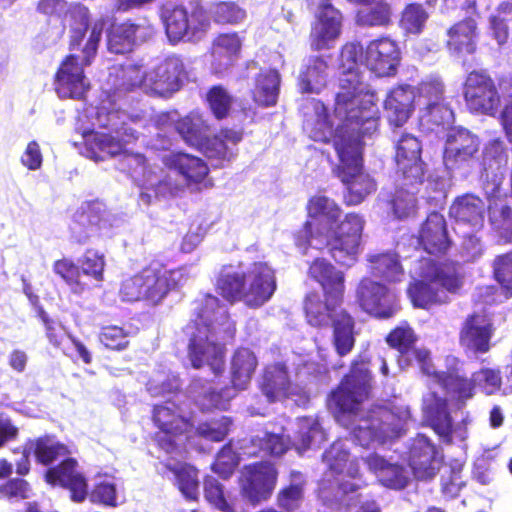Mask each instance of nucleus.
I'll return each mask as SVG.
<instances>
[{"instance_id": "obj_13", "label": "nucleus", "mask_w": 512, "mask_h": 512, "mask_svg": "<svg viewBox=\"0 0 512 512\" xmlns=\"http://www.w3.org/2000/svg\"><path fill=\"white\" fill-rule=\"evenodd\" d=\"M495 330L494 323L487 314L473 312L465 317L460 326L459 345L466 354H486L492 348Z\"/></svg>"}, {"instance_id": "obj_4", "label": "nucleus", "mask_w": 512, "mask_h": 512, "mask_svg": "<svg viewBox=\"0 0 512 512\" xmlns=\"http://www.w3.org/2000/svg\"><path fill=\"white\" fill-rule=\"evenodd\" d=\"M363 137L334 134L332 138L339 159L336 174L347 186L344 202L348 206L360 204L376 190L374 179L363 171Z\"/></svg>"}, {"instance_id": "obj_49", "label": "nucleus", "mask_w": 512, "mask_h": 512, "mask_svg": "<svg viewBox=\"0 0 512 512\" xmlns=\"http://www.w3.org/2000/svg\"><path fill=\"white\" fill-rule=\"evenodd\" d=\"M429 19L423 4L412 2L404 6L400 13L399 27L408 35H420Z\"/></svg>"}, {"instance_id": "obj_33", "label": "nucleus", "mask_w": 512, "mask_h": 512, "mask_svg": "<svg viewBox=\"0 0 512 512\" xmlns=\"http://www.w3.org/2000/svg\"><path fill=\"white\" fill-rule=\"evenodd\" d=\"M421 276L452 294L459 293L463 286V276L454 261L436 262L429 259Z\"/></svg>"}, {"instance_id": "obj_11", "label": "nucleus", "mask_w": 512, "mask_h": 512, "mask_svg": "<svg viewBox=\"0 0 512 512\" xmlns=\"http://www.w3.org/2000/svg\"><path fill=\"white\" fill-rule=\"evenodd\" d=\"M277 480L278 470L274 463L262 460L246 464L240 472V493L251 505H258L270 499Z\"/></svg>"}, {"instance_id": "obj_36", "label": "nucleus", "mask_w": 512, "mask_h": 512, "mask_svg": "<svg viewBox=\"0 0 512 512\" xmlns=\"http://www.w3.org/2000/svg\"><path fill=\"white\" fill-rule=\"evenodd\" d=\"M168 166L181 175L188 185L202 183L209 174L204 159L184 152L172 153L168 158Z\"/></svg>"}, {"instance_id": "obj_7", "label": "nucleus", "mask_w": 512, "mask_h": 512, "mask_svg": "<svg viewBox=\"0 0 512 512\" xmlns=\"http://www.w3.org/2000/svg\"><path fill=\"white\" fill-rule=\"evenodd\" d=\"M161 19L172 44L199 42L211 28L206 9L197 1L165 4L161 9Z\"/></svg>"}, {"instance_id": "obj_34", "label": "nucleus", "mask_w": 512, "mask_h": 512, "mask_svg": "<svg viewBox=\"0 0 512 512\" xmlns=\"http://www.w3.org/2000/svg\"><path fill=\"white\" fill-rule=\"evenodd\" d=\"M26 446L29 447L35 461L47 468L53 466L57 460L71 454L69 447L53 434H43L28 439Z\"/></svg>"}, {"instance_id": "obj_2", "label": "nucleus", "mask_w": 512, "mask_h": 512, "mask_svg": "<svg viewBox=\"0 0 512 512\" xmlns=\"http://www.w3.org/2000/svg\"><path fill=\"white\" fill-rule=\"evenodd\" d=\"M277 289L275 270L263 261L253 262L247 271L224 265L215 281L216 293L228 304L242 302L257 309L267 303Z\"/></svg>"}, {"instance_id": "obj_10", "label": "nucleus", "mask_w": 512, "mask_h": 512, "mask_svg": "<svg viewBox=\"0 0 512 512\" xmlns=\"http://www.w3.org/2000/svg\"><path fill=\"white\" fill-rule=\"evenodd\" d=\"M463 99L468 111L476 115L494 116L501 106V95L495 80L486 70H472L463 82Z\"/></svg>"}, {"instance_id": "obj_44", "label": "nucleus", "mask_w": 512, "mask_h": 512, "mask_svg": "<svg viewBox=\"0 0 512 512\" xmlns=\"http://www.w3.org/2000/svg\"><path fill=\"white\" fill-rule=\"evenodd\" d=\"M280 75L276 70H267L257 74L253 90L254 101L262 107H271L277 103Z\"/></svg>"}, {"instance_id": "obj_12", "label": "nucleus", "mask_w": 512, "mask_h": 512, "mask_svg": "<svg viewBox=\"0 0 512 512\" xmlns=\"http://www.w3.org/2000/svg\"><path fill=\"white\" fill-rule=\"evenodd\" d=\"M356 299L361 309L376 319L393 318L401 309L398 295L370 278L360 280Z\"/></svg>"}, {"instance_id": "obj_61", "label": "nucleus", "mask_w": 512, "mask_h": 512, "mask_svg": "<svg viewBox=\"0 0 512 512\" xmlns=\"http://www.w3.org/2000/svg\"><path fill=\"white\" fill-rule=\"evenodd\" d=\"M221 308L220 300L217 296L207 294L196 308V321L199 326H207L212 330V325L216 320V314Z\"/></svg>"}, {"instance_id": "obj_37", "label": "nucleus", "mask_w": 512, "mask_h": 512, "mask_svg": "<svg viewBox=\"0 0 512 512\" xmlns=\"http://www.w3.org/2000/svg\"><path fill=\"white\" fill-rule=\"evenodd\" d=\"M86 154L95 161H103L125 152V142L109 133L90 132L85 136Z\"/></svg>"}, {"instance_id": "obj_39", "label": "nucleus", "mask_w": 512, "mask_h": 512, "mask_svg": "<svg viewBox=\"0 0 512 512\" xmlns=\"http://www.w3.org/2000/svg\"><path fill=\"white\" fill-rule=\"evenodd\" d=\"M434 380L446 394L459 402L464 403L474 395V380L460 374L455 368L435 373Z\"/></svg>"}, {"instance_id": "obj_56", "label": "nucleus", "mask_w": 512, "mask_h": 512, "mask_svg": "<svg viewBox=\"0 0 512 512\" xmlns=\"http://www.w3.org/2000/svg\"><path fill=\"white\" fill-rule=\"evenodd\" d=\"M240 463V455L233 448L231 441L224 444L217 452L211 469L224 480L229 479Z\"/></svg>"}, {"instance_id": "obj_57", "label": "nucleus", "mask_w": 512, "mask_h": 512, "mask_svg": "<svg viewBox=\"0 0 512 512\" xmlns=\"http://www.w3.org/2000/svg\"><path fill=\"white\" fill-rule=\"evenodd\" d=\"M204 497L215 509L221 512H236L233 504L225 497L224 486L213 476H206L203 481Z\"/></svg>"}, {"instance_id": "obj_30", "label": "nucleus", "mask_w": 512, "mask_h": 512, "mask_svg": "<svg viewBox=\"0 0 512 512\" xmlns=\"http://www.w3.org/2000/svg\"><path fill=\"white\" fill-rule=\"evenodd\" d=\"M487 220L490 234L500 244H512V204L500 198L489 201Z\"/></svg>"}, {"instance_id": "obj_1", "label": "nucleus", "mask_w": 512, "mask_h": 512, "mask_svg": "<svg viewBox=\"0 0 512 512\" xmlns=\"http://www.w3.org/2000/svg\"><path fill=\"white\" fill-rule=\"evenodd\" d=\"M334 113L343 121L335 134L367 136L378 130V97L375 92L364 90L361 74L352 67H347L340 78Z\"/></svg>"}, {"instance_id": "obj_41", "label": "nucleus", "mask_w": 512, "mask_h": 512, "mask_svg": "<svg viewBox=\"0 0 512 512\" xmlns=\"http://www.w3.org/2000/svg\"><path fill=\"white\" fill-rule=\"evenodd\" d=\"M175 130L189 146L200 149L210 131V125L202 114L191 111L175 122Z\"/></svg>"}, {"instance_id": "obj_31", "label": "nucleus", "mask_w": 512, "mask_h": 512, "mask_svg": "<svg viewBox=\"0 0 512 512\" xmlns=\"http://www.w3.org/2000/svg\"><path fill=\"white\" fill-rule=\"evenodd\" d=\"M260 389L269 402L288 398L293 393L288 368L285 363L275 362L265 367Z\"/></svg>"}, {"instance_id": "obj_58", "label": "nucleus", "mask_w": 512, "mask_h": 512, "mask_svg": "<svg viewBox=\"0 0 512 512\" xmlns=\"http://www.w3.org/2000/svg\"><path fill=\"white\" fill-rule=\"evenodd\" d=\"M131 332L122 326L106 325L99 332V341L105 348L123 351L130 345Z\"/></svg>"}, {"instance_id": "obj_40", "label": "nucleus", "mask_w": 512, "mask_h": 512, "mask_svg": "<svg viewBox=\"0 0 512 512\" xmlns=\"http://www.w3.org/2000/svg\"><path fill=\"white\" fill-rule=\"evenodd\" d=\"M345 275L340 269L322 259V294L325 309L341 306L345 290Z\"/></svg>"}, {"instance_id": "obj_42", "label": "nucleus", "mask_w": 512, "mask_h": 512, "mask_svg": "<svg viewBox=\"0 0 512 512\" xmlns=\"http://www.w3.org/2000/svg\"><path fill=\"white\" fill-rule=\"evenodd\" d=\"M68 19L71 28L69 37V49L81 50L83 40L90 24V11L83 4L76 3L67 6L64 17Z\"/></svg>"}, {"instance_id": "obj_63", "label": "nucleus", "mask_w": 512, "mask_h": 512, "mask_svg": "<svg viewBox=\"0 0 512 512\" xmlns=\"http://www.w3.org/2000/svg\"><path fill=\"white\" fill-rule=\"evenodd\" d=\"M473 376L474 383H477L486 395H493L501 389L502 377L499 369L481 368Z\"/></svg>"}, {"instance_id": "obj_32", "label": "nucleus", "mask_w": 512, "mask_h": 512, "mask_svg": "<svg viewBox=\"0 0 512 512\" xmlns=\"http://www.w3.org/2000/svg\"><path fill=\"white\" fill-rule=\"evenodd\" d=\"M325 310L333 329L335 349L340 356H345L355 345L354 320L341 306Z\"/></svg>"}, {"instance_id": "obj_35", "label": "nucleus", "mask_w": 512, "mask_h": 512, "mask_svg": "<svg viewBox=\"0 0 512 512\" xmlns=\"http://www.w3.org/2000/svg\"><path fill=\"white\" fill-rule=\"evenodd\" d=\"M364 7L357 10L355 22L361 27H388L392 23L393 8L388 0L350 1Z\"/></svg>"}, {"instance_id": "obj_8", "label": "nucleus", "mask_w": 512, "mask_h": 512, "mask_svg": "<svg viewBox=\"0 0 512 512\" xmlns=\"http://www.w3.org/2000/svg\"><path fill=\"white\" fill-rule=\"evenodd\" d=\"M372 375L368 368L355 364L326 399L327 409L344 424L345 418L356 416L369 398Z\"/></svg>"}, {"instance_id": "obj_48", "label": "nucleus", "mask_w": 512, "mask_h": 512, "mask_svg": "<svg viewBox=\"0 0 512 512\" xmlns=\"http://www.w3.org/2000/svg\"><path fill=\"white\" fill-rule=\"evenodd\" d=\"M164 467L174 474L176 486L181 493L190 500H196L199 489L198 470L188 463H165Z\"/></svg>"}, {"instance_id": "obj_25", "label": "nucleus", "mask_w": 512, "mask_h": 512, "mask_svg": "<svg viewBox=\"0 0 512 512\" xmlns=\"http://www.w3.org/2000/svg\"><path fill=\"white\" fill-rule=\"evenodd\" d=\"M478 23L473 17H465L452 24L446 31L445 47L451 55L465 57L477 52Z\"/></svg>"}, {"instance_id": "obj_5", "label": "nucleus", "mask_w": 512, "mask_h": 512, "mask_svg": "<svg viewBox=\"0 0 512 512\" xmlns=\"http://www.w3.org/2000/svg\"><path fill=\"white\" fill-rule=\"evenodd\" d=\"M103 28V20H98L91 26L89 36L80 50L83 53L81 62L77 55L69 54L60 63L54 76L55 91L60 98H85L90 83L86 79L84 67L89 66L97 54Z\"/></svg>"}, {"instance_id": "obj_24", "label": "nucleus", "mask_w": 512, "mask_h": 512, "mask_svg": "<svg viewBox=\"0 0 512 512\" xmlns=\"http://www.w3.org/2000/svg\"><path fill=\"white\" fill-rule=\"evenodd\" d=\"M479 139L466 129H457L447 135L443 160L449 169H458L472 160L479 151Z\"/></svg>"}, {"instance_id": "obj_9", "label": "nucleus", "mask_w": 512, "mask_h": 512, "mask_svg": "<svg viewBox=\"0 0 512 512\" xmlns=\"http://www.w3.org/2000/svg\"><path fill=\"white\" fill-rule=\"evenodd\" d=\"M188 338L187 357L194 369L209 367L215 376L225 371V347L210 338L211 329L190 321L183 327Z\"/></svg>"}, {"instance_id": "obj_60", "label": "nucleus", "mask_w": 512, "mask_h": 512, "mask_svg": "<svg viewBox=\"0 0 512 512\" xmlns=\"http://www.w3.org/2000/svg\"><path fill=\"white\" fill-rule=\"evenodd\" d=\"M81 275L89 276L96 281L103 280L105 258L97 250L87 249L80 259Z\"/></svg>"}, {"instance_id": "obj_15", "label": "nucleus", "mask_w": 512, "mask_h": 512, "mask_svg": "<svg viewBox=\"0 0 512 512\" xmlns=\"http://www.w3.org/2000/svg\"><path fill=\"white\" fill-rule=\"evenodd\" d=\"M44 481L52 487H61L70 493L75 503L83 502L88 496V480L79 470L77 459L66 456L57 465L46 469Z\"/></svg>"}, {"instance_id": "obj_29", "label": "nucleus", "mask_w": 512, "mask_h": 512, "mask_svg": "<svg viewBox=\"0 0 512 512\" xmlns=\"http://www.w3.org/2000/svg\"><path fill=\"white\" fill-rule=\"evenodd\" d=\"M485 203L473 193L457 196L449 207V216L458 224L479 229L484 223Z\"/></svg>"}, {"instance_id": "obj_50", "label": "nucleus", "mask_w": 512, "mask_h": 512, "mask_svg": "<svg viewBox=\"0 0 512 512\" xmlns=\"http://www.w3.org/2000/svg\"><path fill=\"white\" fill-rule=\"evenodd\" d=\"M343 15L331 3L322 1V48L330 47L341 35Z\"/></svg>"}, {"instance_id": "obj_16", "label": "nucleus", "mask_w": 512, "mask_h": 512, "mask_svg": "<svg viewBox=\"0 0 512 512\" xmlns=\"http://www.w3.org/2000/svg\"><path fill=\"white\" fill-rule=\"evenodd\" d=\"M395 414L386 407L372 409L351 428L353 442L368 447L374 441H384L395 431Z\"/></svg>"}, {"instance_id": "obj_43", "label": "nucleus", "mask_w": 512, "mask_h": 512, "mask_svg": "<svg viewBox=\"0 0 512 512\" xmlns=\"http://www.w3.org/2000/svg\"><path fill=\"white\" fill-rule=\"evenodd\" d=\"M407 295L414 308L430 310L434 306L448 302L447 297H442L439 291L426 279H416L409 283Z\"/></svg>"}, {"instance_id": "obj_3", "label": "nucleus", "mask_w": 512, "mask_h": 512, "mask_svg": "<svg viewBox=\"0 0 512 512\" xmlns=\"http://www.w3.org/2000/svg\"><path fill=\"white\" fill-rule=\"evenodd\" d=\"M363 227L364 220L358 213L350 212L342 218L339 205L322 196V242L330 259L338 265L349 266L355 261Z\"/></svg>"}, {"instance_id": "obj_45", "label": "nucleus", "mask_w": 512, "mask_h": 512, "mask_svg": "<svg viewBox=\"0 0 512 512\" xmlns=\"http://www.w3.org/2000/svg\"><path fill=\"white\" fill-rule=\"evenodd\" d=\"M257 367V358L248 348H238L231 361V381L235 388L244 389Z\"/></svg>"}, {"instance_id": "obj_38", "label": "nucleus", "mask_w": 512, "mask_h": 512, "mask_svg": "<svg viewBox=\"0 0 512 512\" xmlns=\"http://www.w3.org/2000/svg\"><path fill=\"white\" fill-rule=\"evenodd\" d=\"M102 220L101 211L93 203L79 207L72 216L70 232L73 242L83 245L91 237L90 232L99 226Z\"/></svg>"}, {"instance_id": "obj_26", "label": "nucleus", "mask_w": 512, "mask_h": 512, "mask_svg": "<svg viewBox=\"0 0 512 512\" xmlns=\"http://www.w3.org/2000/svg\"><path fill=\"white\" fill-rule=\"evenodd\" d=\"M150 36L148 26L130 20L114 23L107 33V47L111 53L126 54Z\"/></svg>"}, {"instance_id": "obj_52", "label": "nucleus", "mask_w": 512, "mask_h": 512, "mask_svg": "<svg viewBox=\"0 0 512 512\" xmlns=\"http://www.w3.org/2000/svg\"><path fill=\"white\" fill-rule=\"evenodd\" d=\"M210 17L218 25H238L246 18V10L235 1H217L210 6Z\"/></svg>"}, {"instance_id": "obj_64", "label": "nucleus", "mask_w": 512, "mask_h": 512, "mask_svg": "<svg viewBox=\"0 0 512 512\" xmlns=\"http://www.w3.org/2000/svg\"><path fill=\"white\" fill-rule=\"evenodd\" d=\"M225 389L216 391L209 389L200 393L196 397V404L202 412H211L213 410H226L229 398L224 395Z\"/></svg>"}, {"instance_id": "obj_53", "label": "nucleus", "mask_w": 512, "mask_h": 512, "mask_svg": "<svg viewBox=\"0 0 512 512\" xmlns=\"http://www.w3.org/2000/svg\"><path fill=\"white\" fill-rule=\"evenodd\" d=\"M206 103L217 120L228 118L233 106V96L223 85H213L206 93Z\"/></svg>"}, {"instance_id": "obj_54", "label": "nucleus", "mask_w": 512, "mask_h": 512, "mask_svg": "<svg viewBox=\"0 0 512 512\" xmlns=\"http://www.w3.org/2000/svg\"><path fill=\"white\" fill-rule=\"evenodd\" d=\"M52 268L74 293H82L85 290L86 284L81 281L80 266L71 258L63 257L54 261Z\"/></svg>"}, {"instance_id": "obj_14", "label": "nucleus", "mask_w": 512, "mask_h": 512, "mask_svg": "<svg viewBox=\"0 0 512 512\" xmlns=\"http://www.w3.org/2000/svg\"><path fill=\"white\" fill-rule=\"evenodd\" d=\"M422 145L415 136L403 134L398 140L395 151L397 173L404 177V185H422L427 172L422 160Z\"/></svg>"}, {"instance_id": "obj_17", "label": "nucleus", "mask_w": 512, "mask_h": 512, "mask_svg": "<svg viewBox=\"0 0 512 512\" xmlns=\"http://www.w3.org/2000/svg\"><path fill=\"white\" fill-rule=\"evenodd\" d=\"M241 128L222 127L216 134L208 136L200 151L216 167H224L234 160L238 154V144L243 140Z\"/></svg>"}, {"instance_id": "obj_28", "label": "nucleus", "mask_w": 512, "mask_h": 512, "mask_svg": "<svg viewBox=\"0 0 512 512\" xmlns=\"http://www.w3.org/2000/svg\"><path fill=\"white\" fill-rule=\"evenodd\" d=\"M415 91L409 84L393 87L384 100L388 121L395 127H402L414 111Z\"/></svg>"}, {"instance_id": "obj_18", "label": "nucleus", "mask_w": 512, "mask_h": 512, "mask_svg": "<svg viewBox=\"0 0 512 512\" xmlns=\"http://www.w3.org/2000/svg\"><path fill=\"white\" fill-rule=\"evenodd\" d=\"M365 52L367 67L378 77L396 74L401 52L395 40L387 36L374 39L368 43Z\"/></svg>"}, {"instance_id": "obj_27", "label": "nucleus", "mask_w": 512, "mask_h": 512, "mask_svg": "<svg viewBox=\"0 0 512 512\" xmlns=\"http://www.w3.org/2000/svg\"><path fill=\"white\" fill-rule=\"evenodd\" d=\"M439 451L425 435H417L409 450V466L418 480H428L436 475Z\"/></svg>"}, {"instance_id": "obj_46", "label": "nucleus", "mask_w": 512, "mask_h": 512, "mask_svg": "<svg viewBox=\"0 0 512 512\" xmlns=\"http://www.w3.org/2000/svg\"><path fill=\"white\" fill-rule=\"evenodd\" d=\"M421 185H404V177H400V182L390 199V205L394 215L398 219L409 217L416 210V194Z\"/></svg>"}, {"instance_id": "obj_51", "label": "nucleus", "mask_w": 512, "mask_h": 512, "mask_svg": "<svg viewBox=\"0 0 512 512\" xmlns=\"http://www.w3.org/2000/svg\"><path fill=\"white\" fill-rule=\"evenodd\" d=\"M492 277L506 299L512 298V250L498 254L491 263Z\"/></svg>"}, {"instance_id": "obj_20", "label": "nucleus", "mask_w": 512, "mask_h": 512, "mask_svg": "<svg viewBox=\"0 0 512 512\" xmlns=\"http://www.w3.org/2000/svg\"><path fill=\"white\" fill-rule=\"evenodd\" d=\"M176 270L168 269L164 263L153 260L142 268L144 301L151 305L159 304L177 286L174 278Z\"/></svg>"}, {"instance_id": "obj_19", "label": "nucleus", "mask_w": 512, "mask_h": 512, "mask_svg": "<svg viewBox=\"0 0 512 512\" xmlns=\"http://www.w3.org/2000/svg\"><path fill=\"white\" fill-rule=\"evenodd\" d=\"M243 39L238 32H223L217 34L209 49L210 68L216 75L230 71L241 56Z\"/></svg>"}, {"instance_id": "obj_22", "label": "nucleus", "mask_w": 512, "mask_h": 512, "mask_svg": "<svg viewBox=\"0 0 512 512\" xmlns=\"http://www.w3.org/2000/svg\"><path fill=\"white\" fill-rule=\"evenodd\" d=\"M423 417L439 439L450 445L453 442L454 425L448 408V400L437 392H430L423 399Z\"/></svg>"}, {"instance_id": "obj_55", "label": "nucleus", "mask_w": 512, "mask_h": 512, "mask_svg": "<svg viewBox=\"0 0 512 512\" xmlns=\"http://www.w3.org/2000/svg\"><path fill=\"white\" fill-rule=\"evenodd\" d=\"M385 340L389 347L405 355L415 346L418 336L407 321H402L387 334Z\"/></svg>"}, {"instance_id": "obj_59", "label": "nucleus", "mask_w": 512, "mask_h": 512, "mask_svg": "<svg viewBox=\"0 0 512 512\" xmlns=\"http://www.w3.org/2000/svg\"><path fill=\"white\" fill-rule=\"evenodd\" d=\"M231 425L232 419L228 416H222L218 419L199 423L194 429L197 436L203 439L212 442H221L229 434Z\"/></svg>"}, {"instance_id": "obj_6", "label": "nucleus", "mask_w": 512, "mask_h": 512, "mask_svg": "<svg viewBox=\"0 0 512 512\" xmlns=\"http://www.w3.org/2000/svg\"><path fill=\"white\" fill-rule=\"evenodd\" d=\"M151 421L155 427L152 440L166 454L181 452L194 431L192 418L178 403L170 400L152 406Z\"/></svg>"}, {"instance_id": "obj_21", "label": "nucleus", "mask_w": 512, "mask_h": 512, "mask_svg": "<svg viewBox=\"0 0 512 512\" xmlns=\"http://www.w3.org/2000/svg\"><path fill=\"white\" fill-rule=\"evenodd\" d=\"M185 65L178 55H169L159 62L148 76L151 91L161 97H167L181 88Z\"/></svg>"}, {"instance_id": "obj_23", "label": "nucleus", "mask_w": 512, "mask_h": 512, "mask_svg": "<svg viewBox=\"0 0 512 512\" xmlns=\"http://www.w3.org/2000/svg\"><path fill=\"white\" fill-rule=\"evenodd\" d=\"M418 244L430 255L443 256L448 252L452 242L441 213L433 211L427 215L418 232Z\"/></svg>"}, {"instance_id": "obj_47", "label": "nucleus", "mask_w": 512, "mask_h": 512, "mask_svg": "<svg viewBox=\"0 0 512 512\" xmlns=\"http://www.w3.org/2000/svg\"><path fill=\"white\" fill-rule=\"evenodd\" d=\"M370 271L374 277L392 282L403 274V268L395 253L373 254L368 257Z\"/></svg>"}, {"instance_id": "obj_62", "label": "nucleus", "mask_w": 512, "mask_h": 512, "mask_svg": "<svg viewBox=\"0 0 512 512\" xmlns=\"http://www.w3.org/2000/svg\"><path fill=\"white\" fill-rule=\"evenodd\" d=\"M303 499V487L300 484H290L279 490L276 503L285 512H294L300 507Z\"/></svg>"}]
</instances>
